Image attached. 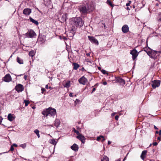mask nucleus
I'll return each instance as SVG.
<instances>
[{
	"instance_id": "nucleus-57",
	"label": "nucleus",
	"mask_w": 161,
	"mask_h": 161,
	"mask_svg": "<svg viewBox=\"0 0 161 161\" xmlns=\"http://www.w3.org/2000/svg\"><path fill=\"white\" fill-rule=\"evenodd\" d=\"M160 137H158V139L159 140H160Z\"/></svg>"
},
{
	"instance_id": "nucleus-40",
	"label": "nucleus",
	"mask_w": 161,
	"mask_h": 161,
	"mask_svg": "<svg viewBox=\"0 0 161 161\" xmlns=\"http://www.w3.org/2000/svg\"><path fill=\"white\" fill-rule=\"evenodd\" d=\"M103 84L104 85H107V83L106 82V81H104L103 83Z\"/></svg>"
},
{
	"instance_id": "nucleus-22",
	"label": "nucleus",
	"mask_w": 161,
	"mask_h": 161,
	"mask_svg": "<svg viewBox=\"0 0 161 161\" xmlns=\"http://www.w3.org/2000/svg\"><path fill=\"white\" fill-rule=\"evenodd\" d=\"M73 65L74 66L73 69L77 70L79 67V65L76 63H73Z\"/></svg>"
},
{
	"instance_id": "nucleus-19",
	"label": "nucleus",
	"mask_w": 161,
	"mask_h": 161,
	"mask_svg": "<svg viewBox=\"0 0 161 161\" xmlns=\"http://www.w3.org/2000/svg\"><path fill=\"white\" fill-rule=\"evenodd\" d=\"M117 81L120 84L122 85H125V80L121 78H118L117 79Z\"/></svg>"
},
{
	"instance_id": "nucleus-58",
	"label": "nucleus",
	"mask_w": 161,
	"mask_h": 161,
	"mask_svg": "<svg viewBox=\"0 0 161 161\" xmlns=\"http://www.w3.org/2000/svg\"><path fill=\"white\" fill-rule=\"evenodd\" d=\"M127 9L128 10H129L130 9V8H129L128 7H127Z\"/></svg>"
},
{
	"instance_id": "nucleus-15",
	"label": "nucleus",
	"mask_w": 161,
	"mask_h": 161,
	"mask_svg": "<svg viewBox=\"0 0 161 161\" xmlns=\"http://www.w3.org/2000/svg\"><path fill=\"white\" fill-rule=\"evenodd\" d=\"M14 115L13 114H9L8 116V119L10 121H12L14 119Z\"/></svg>"
},
{
	"instance_id": "nucleus-33",
	"label": "nucleus",
	"mask_w": 161,
	"mask_h": 161,
	"mask_svg": "<svg viewBox=\"0 0 161 161\" xmlns=\"http://www.w3.org/2000/svg\"><path fill=\"white\" fill-rule=\"evenodd\" d=\"M107 2L111 6V7H113V5H112V3L111 1H110V0H107Z\"/></svg>"
},
{
	"instance_id": "nucleus-54",
	"label": "nucleus",
	"mask_w": 161,
	"mask_h": 161,
	"mask_svg": "<svg viewBox=\"0 0 161 161\" xmlns=\"http://www.w3.org/2000/svg\"><path fill=\"white\" fill-rule=\"evenodd\" d=\"M115 114H116V113H113L112 114V116H114V115Z\"/></svg>"
},
{
	"instance_id": "nucleus-39",
	"label": "nucleus",
	"mask_w": 161,
	"mask_h": 161,
	"mask_svg": "<svg viewBox=\"0 0 161 161\" xmlns=\"http://www.w3.org/2000/svg\"><path fill=\"white\" fill-rule=\"evenodd\" d=\"M102 72L103 74H105L106 73V71L104 70H102Z\"/></svg>"
},
{
	"instance_id": "nucleus-35",
	"label": "nucleus",
	"mask_w": 161,
	"mask_h": 161,
	"mask_svg": "<svg viewBox=\"0 0 161 161\" xmlns=\"http://www.w3.org/2000/svg\"><path fill=\"white\" fill-rule=\"evenodd\" d=\"M14 148L13 146H11L10 150L11 151H14Z\"/></svg>"
},
{
	"instance_id": "nucleus-60",
	"label": "nucleus",
	"mask_w": 161,
	"mask_h": 161,
	"mask_svg": "<svg viewBox=\"0 0 161 161\" xmlns=\"http://www.w3.org/2000/svg\"><path fill=\"white\" fill-rule=\"evenodd\" d=\"M35 108V107H32V108H33V109Z\"/></svg>"
},
{
	"instance_id": "nucleus-24",
	"label": "nucleus",
	"mask_w": 161,
	"mask_h": 161,
	"mask_svg": "<svg viewBox=\"0 0 161 161\" xmlns=\"http://www.w3.org/2000/svg\"><path fill=\"white\" fill-rule=\"evenodd\" d=\"M102 138V142H103L105 141V139L104 138V137L102 136H100L98 137L97 138V140L98 141H99Z\"/></svg>"
},
{
	"instance_id": "nucleus-37",
	"label": "nucleus",
	"mask_w": 161,
	"mask_h": 161,
	"mask_svg": "<svg viewBox=\"0 0 161 161\" xmlns=\"http://www.w3.org/2000/svg\"><path fill=\"white\" fill-rule=\"evenodd\" d=\"M119 118V116L118 115H116L115 117V119L116 120H118Z\"/></svg>"
},
{
	"instance_id": "nucleus-44",
	"label": "nucleus",
	"mask_w": 161,
	"mask_h": 161,
	"mask_svg": "<svg viewBox=\"0 0 161 161\" xmlns=\"http://www.w3.org/2000/svg\"><path fill=\"white\" fill-rule=\"evenodd\" d=\"M22 75H23V74H21V75H15L16 76H22Z\"/></svg>"
},
{
	"instance_id": "nucleus-17",
	"label": "nucleus",
	"mask_w": 161,
	"mask_h": 161,
	"mask_svg": "<svg viewBox=\"0 0 161 161\" xmlns=\"http://www.w3.org/2000/svg\"><path fill=\"white\" fill-rule=\"evenodd\" d=\"M71 148L73 150L76 151L78 150L79 147L78 146L77 144H74L71 147Z\"/></svg>"
},
{
	"instance_id": "nucleus-26",
	"label": "nucleus",
	"mask_w": 161,
	"mask_h": 161,
	"mask_svg": "<svg viewBox=\"0 0 161 161\" xmlns=\"http://www.w3.org/2000/svg\"><path fill=\"white\" fill-rule=\"evenodd\" d=\"M34 132L37 135V136H38V138H40V136L39 133V130H37V129H36L35 130H34Z\"/></svg>"
},
{
	"instance_id": "nucleus-29",
	"label": "nucleus",
	"mask_w": 161,
	"mask_h": 161,
	"mask_svg": "<svg viewBox=\"0 0 161 161\" xmlns=\"http://www.w3.org/2000/svg\"><path fill=\"white\" fill-rule=\"evenodd\" d=\"M50 143L54 145H55L56 144V142L54 139L51 140L50 142Z\"/></svg>"
},
{
	"instance_id": "nucleus-56",
	"label": "nucleus",
	"mask_w": 161,
	"mask_h": 161,
	"mask_svg": "<svg viewBox=\"0 0 161 161\" xmlns=\"http://www.w3.org/2000/svg\"><path fill=\"white\" fill-rule=\"evenodd\" d=\"M126 158V157H125L124 158V159H123V161H124V160H125V158Z\"/></svg>"
},
{
	"instance_id": "nucleus-61",
	"label": "nucleus",
	"mask_w": 161,
	"mask_h": 161,
	"mask_svg": "<svg viewBox=\"0 0 161 161\" xmlns=\"http://www.w3.org/2000/svg\"><path fill=\"white\" fill-rule=\"evenodd\" d=\"M49 88H51V87L50 86V87H49Z\"/></svg>"
},
{
	"instance_id": "nucleus-3",
	"label": "nucleus",
	"mask_w": 161,
	"mask_h": 161,
	"mask_svg": "<svg viewBox=\"0 0 161 161\" xmlns=\"http://www.w3.org/2000/svg\"><path fill=\"white\" fill-rule=\"evenodd\" d=\"M56 113V110L54 108H52L51 107H49L46 110L42 111V114L45 116L47 117L49 115L52 116L55 115Z\"/></svg>"
},
{
	"instance_id": "nucleus-52",
	"label": "nucleus",
	"mask_w": 161,
	"mask_h": 161,
	"mask_svg": "<svg viewBox=\"0 0 161 161\" xmlns=\"http://www.w3.org/2000/svg\"><path fill=\"white\" fill-rule=\"evenodd\" d=\"M69 96L70 97H72V93H71L69 94Z\"/></svg>"
},
{
	"instance_id": "nucleus-1",
	"label": "nucleus",
	"mask_w": 161,
	"mask_h": 161,
	"mask_svg": "<svg viewBox=\"0 0 161 161\" xmlns=\"http://www.w3.org/2000/svg\"><path fill=\"white\" fill-rule=\"evenodd\" d=\"M71 23L74 26L80 28L83 25L84 22L81 18L78 17L73 19Z\"/></svg>"
},
{
	"instance_id": "nucleus-51",
	"label": "nucleus",
	"mask_w": 161,
	"mask_h": 161,
	"mask_svg": "<svg viewBox=\"0 0 161 161\" xmlns=\"http://www.w3.org/2000/svg\"><path fill=\"white\" fill-rule=\"evenodd\" d=\"M86 55L87 56H90V53H86Z\"/></svg>"
},
{
	"instance_id": "nucleus-7",
	"label": "nucleus",
	"mask_w": 161,
	"mask_h": 161,
	"mask_svg": "<svg viewBox=\"0 0 161 161\" xmlns=\"http://www.w3.org/2000/svg\"><path fill=\"white\" fill-rule=\"evenodd\" d=\"M3 80L6 82H9L12 80V78L9 74H6L3 78Z\"/></svg>"
},
{
	"instance_id": "nucleus-18",
	"label": "nucleus",
	"mask_w": 161,
	"mask_h": 161,
	"mask_svg": "<svg viewBox=\"0 0 161 161\" xmlns=\"http://www.w3.org/2000/svg\"><path fill=\"white\" fill-rule=\"evenodd\" d=\"M147 151L146 150H144L142 152L141 155V158L142 159L144 160L146 157V154L147 153Z\"/></svg>"
},
{
	"instance_id": "nucleus-2",
	"label": "nucleus",
	"mask_w": 161,
	"mask_h": 161,
	"mask_svg": "<svg viewBox=\"0 0 161 161\" xmlns=\"http://www.w3.org/2000/svg\"><path fill=\"white\" fill-rule=\"evenodd\" d=\"M144 51L146 52L150 58L153 59H156L157 58V56L158 55V53H161V51H155L150 49L149 50L147 49V50H145Z\"/></svg>"
},
{
	"instance_id": "nucleus-55",
	"label": "nucleus",
	"mask_w": 161,
	"mask_h": 161,
	"mask_svg": "<svg viewBox=\"0 0 161 161\" xmlns=\"http://www.w3.org/2000/svg\"><path fill=\"white\" fill-rule=\"evenodd\" d=\"M129 4H130V3H127L126 4V5L127 6L129 5Z\"/></svg>"
},
{
	"instance_id": "nucleus-20",
	"label": "nucleus",
	"mask_w": 161,
	"mask_h": 161,
	"mask_svg": "<svg viewBox=\"0 0 161 161\" xmlns=\"http://www.w3.org/2000/svg\"><path fill=\"white\" fill-rule=\"evenodd\" d=\"M30 19L31 22H32L33 23H34L36 25H38L39 24L38 22L35 20V19H32L31 17H30Z\"/></svg>"
},
{
	"instance_id": "nucleus-34",
	"label": "nucleus",
	"mask_w": 161,
	"mask_h": 161,
	"mask_svg": "<svg viewBox=\"0 0 161 161\" xmlns=\"http://www.w3.org/2000/svg\"><path fill=\"white\" fill-rule=\"evenodd\" d=\"M20 146L22 147L23 148H25L26 147V145L25 144H22L20 145Z\"/></svg>"
},
{
	"instance_id": "nucleus-31",
	"label": "nucleus",
	"mask_w": 161,
	"mask_h": 161,
	"mask_svg": "<svg viewBox=\"0 0 161 161\" xmlns=\"http://www.w3.org/2000/svg\"><path fill=\"white\" fill-rule=\"evenodd\" d=\"M73 131L74 132L76 133L78 135L80 134L79 131L75 130V128H73Z\"/></svg>"
},
{
	"instance_id": "nucleus-21",
	"label": "nucleus",
	"mask_w": 161,
	"mask_h": 161,
	"mask_svg": "<svg viewBox=\"0 0 161 161\" xmlns=\"http://www.w3.org/2000/svg\"><path fill=\"white\" fill-rule=\"evenodd\" d=\"M60 124V121L59 119H56L55 121L54 125L56 127H58Z\"/></svg>"
},
{
	"instance_id": "nucleus-5",
	"label": "nucleus",
	"mask_w": 161,
	"mask_h": 161,
	"mask_svg": "<svg viewBox=\"0 0 161 161\" xmlns=\"http://www.w3.org/2000/svg\"><path fill=\"white\" fill-rule=\"evenodd\" d=\"M130 53L132 55V59L133 60H134L138 55L137 51L135 49L131 51Z\"/></svg>"
},
{
	"instance_id": "nucleus-59",
	"label": "nucleus",
	"mask_w": 161,
	"mask_h": 161,
	"mask_svg": "<svg viewBox=\"0 0 161 161\" xmlns=\"http://www.w3.org/2000/svg\"><path fill=\"white\" fill-rule=\"evenodd\" d=\"M156 133H158V131H156Z\"/></svg>"
},
{
	"instance_id": "nucleus-10",
	"label": "nucleus",
	"mask_w": 161,
	"mask_h": 161,
	"mask_svg": "<svg viewBox=\"0 0 161 161\" xmlns=\"http://www.w3.org/2000/svg\"><path fill=\"white\" fill-rule=\"evenodd\" d=\"M160 84V82L159 80H154L152 84V86L153 88H155L157 87H158Z\"/></svg>"
},
{
	"instance_id": "nucleus-49",
	"label": "nucleus",
	"mask_w": 161,
	"mask_h": 161,
	"mask_svg": "<svg viewBox=\"0 0 161 161\" xmlns=\"http://www.w3.org/2000/svg\"><path fill=\"white\" fill-rule=\"evenodd\" d=\"M115 161H121V158H119V159H118V160Z\"/></svg>"
},
{
	"instance_id": "nucleus-13",
	"label": "nucleus",
	"mask_w": 161,
	"mask_h": 161,
	"mask_svg": "<svg viewBox=\"0 0 161 161\" xmlns=\"http://www.w3.org/2000/svg\"><path fill=\"white\" fill-rule=\"evenodd\" d=\"M31 10L29 8H25L23 11V14L26 15H29L31 13Z\"/></svg>"
},
{
	"instance_id": "nucleus-36",
	"label": "nucleus",
	"mask_w": 161,
	"mask_h": 161,
	"mask_svg": "<svg viewBox=\"0 0 161 161\" xmlns=\"http://www.w3.org/2000/svg\"><path fill=\"white\" fill-rule=\"evenodd\" d=\"M3 119V118L2 117L0 116V124H1Z\"/></svg>"
},
{
	"instance_id": "nucleus-45",
	"label": "nucleus",
	"mask_w": 161,
	"mask_h": 161,
	"mask_svg": "<svg viewBox=\"0 0 161 161\" xmlns=\"http://www.w3.org/2000/svg\"><path fill=\"white\" fill-rule=\"evenodd\" d=\"M81 70L82 71H84L85 70V69H84V67H82L81 68Z\"/></svg>"
},
{
	"instance_id": "nucleus-4",
	"label": "nucleus",
	"mask_w": 161,
	"mask_h": 161,
	"mask_svg": "<svg viewBox=\"0 0 161 161\" xmlns=\"http://www.w3.org/2000/svg\"><path fill=\"white\" fill-rule=\"evenodd\" d=\"M79 9L81 13L84 14H86L88 12H90L92 10H90L89 9L87 8L86 6H80Z\"/></svg>"
},
{
	"instance_id": "nucleus-30",
	"label": "nucleus",
	"mask_w": 161,
	"mask_h": 161,
	"mask_svg": "<svg viewBox=\"0 0 161 161\" xmlns=\"http://www.w3.org/2000/svg\"><path fill=\"white\" fill-rule=\"evenodd\" d=\"M24 102L25 104V106H27L30 103L29 101L26 100H24Z\"/></svg>"
},
{
	"instance_id": "nucleus-6",
	"label": "nucleus",
	"mask_w": 161,
	"mask_h": 161,
	"mask_svg": "<svg viewBox=\"0 0 161 161\" xmlns=\"http://www.w3.org/2000/svg\"><path fill=\"white\" fill-rule=\"evenodd\" d=\"M27 33L29 37L31 38L35 37L36 36L35 32L32 30L29 31Z\"/></svg>"
},
{
	"instance_id": "nucleus-25",
	"label": "nucleus",
	"mask_w": 161,
	"mask_h": 161,
	"mask_svg": "<svg viewBox=\"0 0 161 161\" xmlns=\"http://www.w3.org/2000/svg\"><path fill=\"white\" fill-rule=\"evenodd\" d=\"M101 161H109V158L106 156H104L101 160Z\"/></svg>"
},
{
	"instance_id": "nucleus-23",
	"label": "nucleus",
	"mask_w": 161,
	"mask_h": 161,
	"mask_svg": "<svg viewBox=\"0 0 161 161\" xmlns=\"http://www.w3.org/2000/svg\"><path fill=\"white\" fill-rule=\"evenodd\" d=\"M17 62L20 64L23 63V61L19 57H17Z\"/></svg>"
},
{
	"instance_id": "nucleus-28",
	"label": "nucleus",
	"mask_w": 161,
	"mask_h": 161,
	"mask_svg": "<svg viewBox=\"0 0 161 161\" xmlns=\"http://www.w3.org/2000/svg\"><path fill=\"white\" fill-rule=\"evenodd\" d=\"M35 55V53L34 51H30L29 53V55L31 57Z\"/></svg>"
},
{
	"instance_id": "nucleus-8",
	"label": "nucleus",
	"mask_w": 161,
	"mask_h": 161,
	"mask_svg": "<svg viewBox=\"0 0 161 161\" xmlns=\"http://www.w3.org/2000/svg\"><path fill=\"white\" fill-rule=\"evenodd\" d=\"M78 81L80 84L85 85L87 82L88 80L87 79L83 76L80 78L78 80Z\"/></svg>"
},
{
	"instance_id": "nucleus-42",
	"label": "nucleus",
	"mask_w": 161,
	"mask_h": 161,
	"mask_svg": "<svg viewBox=\"0 0 161 161\" xmlns=\"http://www.w3.org/2000/svg\"><path fill=\"white\" fill-rule=\"evenodd\" d=\"M95 90H96V88H93L92 89V92H93L95 91Z\"/></svg>"
},
{
	"instance_id": "nucleus-14",
	"label": "nucleus",
	"mask_w": 161,
	"mask_h": 161,
	"mask_svg": "<svg viewBox=\"0 0 161 161\" xmlns=\"http://www.w3.org/2000/svg\"><path fill=\"white\" fill-rule=\"evenodd\" d=\"M77 138L80 140L82 143H84L85 140L84 136L80 134L76 137Z\"/></svg>"
},
{
	"instance_id": "nucleus-32",
	"label": "nucleus",
	"mask_w": 161,
	"mask_h": 161,
	"mask_svg": "<svg viewBox=\"0 0 161 161\" xmlns=\"http://www.w3.org/2000/svg\"><path fill=\"white\" fill-rule=\"evenodd\" d=\"M158 19L159 21H161V13L159 14L158 16Z\"/></svg>"
},
{
	"instance_id": "nucleus-9",
	"label": "nucleus",
	"mask_w": 161,
	"mask_h": 161,
	"mask_svg": "<svg viewBox=\"0 0 161 161\" xmlns=\"http://www.w3.org/2000/svg\"><path fill=\"white\" fill-rule=\"evenodd\" d=\"M16 90L18 92H22L23 90V85L20 84H18L15 87Z\"/></svg>"
},
{
	"instance_id": "nucleus-16",
	"label": "nucleus",
	"mask_w": 161,
	"mask_h": 161,
	"mask_svg": "<svg viewBox=\"0 0 161 161\" xmlns=\"http://www.w3.org/2000/svg\"><path fill=\"white\" fill-rule=\"evenodd\" d=\"M66 19V15L65 14H63L60 19V21L61 22H64Z\"/></svg>"
},
{
	"instance_id": "nucleus-62",
	"label": "nucleus",
	"mask_w": 161,
	"mask_h": 161,
	"mask_svg": "<svg viewBox=\"0 0 161 161\" xmlns=\"http://www.w3.org/2000/svg\"><path fill=\"white\" fill-rule=\"evenodd\" d=\"M149 161H153V160H150Z\"/></svg>"
},
{
	"instance_id": "nucleus-50",
	"label": "nucleus",
	"mask_w": 161,
	"mask_h": 161,
	"mask_svg": "<svg viewBox=\"0 0 161 161\" xmlns=\"http://www.w3.org/2000/svg\"><path fill=\"white\" fill-rule=\"evenodd\" d=\"M111 142L110 141H108V144H111Z\"/></svg>"
},
{
	"instance_id": "nucleus-12",
	"label": "nucleus",
	"mask_w": 161,
	"mask_h": 161,
	"mask_svg": "<svg viewBox=\"0 0 161 161\" xmlns=\"http://www.w3.org/2000/svg\"><path fill=\"white\" fill-rule=\"evenodd\" d=\"M122 32L125 33H127L129 31V28L128 25H125L122 28Z\"/></svg>"
},
{
	"instance_id": "nucleus-27",
	"label": "nucleus",
	"mask_w": 161,
	"mask_h": 161,
	"mask_svg": "<svg viewBox=\"0 0 161 161\" xmlns=\"http://www.w3.org/2000/svg\"><path fill=\"white\" fill-rule=\"evenodd\" d=\"M70 86V82L69 81H67L66 83L64 86L65 87H66L67 88H69Z\"/></svg>"
},
{
	"instance_id": "nucleus-46",
	"label": "nucleus",
	"mask_w": 161,
	"mask_h": 161,
	"mask_svg": "<svg viewBox=\"0 0 161 161\" xmlns=\"http://www.w3.org/2000/svg\"><path fill=\"white\" fill-rule=\"evenodd\" d=\"M154 128L156 130H158V128L155 125L154 126Z\"/></svg>"
},
{
	"instance_id": "nucleus-11",
	"label": "nucleus",
	"mask_w": 161,
	"mask_h": 161,
	"mask_svg": "<svg viewBox=\"0 0 161 161\" xmlns=\"http://www.w3.org/2000/svg\"><path fill=\"white\" fill-rule=\"evenodd\" d=\"M88 38L89 40L92 42L97 44H98V41L94 37L88 36Z\"/></svg>"
},
{
	"instance_id": "nucleus-53",
	"label": "nucleus",
	"mask_w": 161,
	"mask_h": 161,
	"mask_svg": "<svg viewBox=\"0 0 161 161\" xmlns=\"http://www.w3.org/2000/svg\"><path fill=\"white\" fill-rule=\"evenodd\" d=\"M159 135H161V130H160L159 132Z\"/></svg>"
},
{
	"instance_id": "nucleus-47",
	"label": "nucleus",
	"mask_w": 161,
	"mask_h": 161,
	"mask_svg": "<svg viewBox=\"0 0 161 161\" xmlns=\"http://www.w3.org/2000/svg\"><path fill=\"white\" fill-rule=\"evenodd\" d=\"M45 88H46V89H48L49 87H48V86L47 85L46 86H45Z\"/></svg>"
},
{
	"instance_id": "nucleus-48",
	"label": "nucleus",
	"mask_w": 161,
	"mask_h": 161,
	"mask_svg": "<svg viewBox=\"0 0 161 161\" xmlns=\"http://www.w3.org/2000/svg\"><path fill=\"white\" fill-rule=\"evenodd\" d=\"M27 76L26 75H25L24 76V78L26 80V78Z\"/></svg>"
},
{
	"instance_id": "nucleus-63",
	"label": "nucleus",
	"mask_w": 161,
	"mask_h": 161,
	"mask_svg": "<svg viewBox=\"0 0 161 161\" xmlns=\"http://www.w3.org/2000/svg\"><path fill=\"white\" fill-rule=\"evenodd\" d=\"M2 153H0V154H1Z\"/></svg>"
},
{
	"instance_id": "nucleus-43",
	"label": "nucleus",
	"mask_w": 161,
	"mask_h": 161,
	"mask_svg": "<svg viewBox=\"0 0 161 161\" xmlns=\"http://www.w3.org/2000/svg\"><path fill=\"white\" fill-rule=\"evenodd\" d=\"M12 146H13V147L14 146L15 147H17V144H14Z\"/></svg>"
},
{
	"instance_id": "nucleus-38",
	"label": "nucleus",
	"mask_w": 161,
	"mask_h": 161,
	"mask_svg": "<svg viewBox=\"0 0 161 161\" xmlns=\"http://www.w3.org/2000/svg\"><path fill=\"white\" fill-rule=\"evenodd\" d=\"M153 146H156L157 145L158 143L157 142H154L153 143Z\"/></svg>"
},
{
	"instance_id": "nucleus-41",
	"label": "nucleus",
	"mask_w": 161,
	"mask_h": 161,
	"mask_svg": "<svg viewBox=\"0 0 161 161\" xmlns=\"http://www.w3.org/2000/svg\"><path fill=\"white\" fill-rule=\"evenodd\" d=\"M45 89L44 88H42V93H43L44 91H45Z\"/></svg>"
}]
</instances>
